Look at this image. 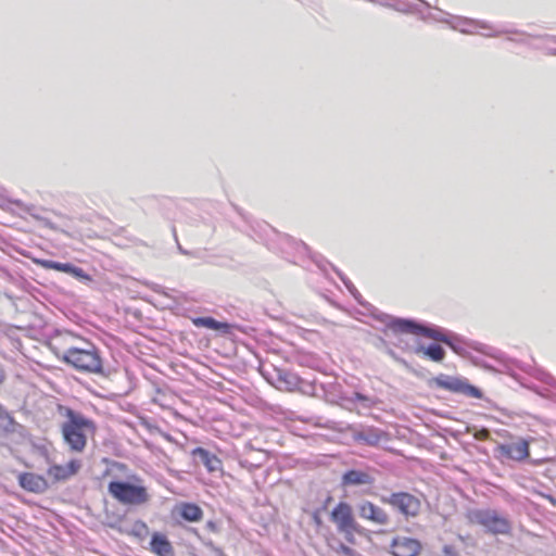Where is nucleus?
Wrapping results in <instances>:
<instances>
[{
  "mask_svg": "<svg viewBox=\"0 0 556 556\" xmlns=\"http://www.w3.org/2000/svg\"><path fill=\"white\" fill-rule=\"evenodd\" d=\"M349 527H350V529L354 528L353 520H352V518H351V517H350V523H349Z\"/></svg>",
  "mask_w": 556,
  "mask_h": 556,
  "instance_id": "bb28decb",
  "label": "nucleus"
},
{
  "mask_svg": "<svg viewBox=\"0 0 556 556\" xmlns=\"http://www.w3.org/2000/svg\"><path fill=\"white\" fill-rule=\"evenodd\" d=\"M108 491L117 502L124 505H143L149 502L150 495L146 486L122 481H112Z\"/></svg>",
  "mask_w": 556,
  "mask_h": 556,
  "instance_id": "7ed1b4c3",
  "label": "nucleus"
},
{
  "mask_svg": "<svg viewBox=\"0 0 556 556\" xmlns=\"http://www.w3.org/2000/svg\"><path fill=\"white\" fill-rule=\"evenodd\" d=\"M180 517L190 522H198L203 518V510L193 503H181L178 507Z\"/></svg>",
  "mask_w": 556,
  "mask_h": 556,
  "instance_id": "dca6fc26",
  "label": "nucleus"
},
{
  "mask_svg": "<svg viewBox=\"0 0 556 556\" xmlns=\"http://www.w3.org/2000/svg\"><path fill=\"white\" fill-rule=\"evenodd\" d=\"M149 531L148 526L143 521H136L134 525L132 533L136 536H142L143 534H147Z\"/></svg>",
  "mask_w": 556,
  "mask_h": 556,
  "instance_id": "393cba45",
  "label": "nucleus"
},
{
  "mask_svg": "<svg viewBox=\"0 0 556 556\" xmlns=\"http://www.w3.org/2000/svg\"><path fill=\"white\" fill-rule=\"evenodd\" d=\"M279 380L286 383L287 391H292L298 386V378L293 375L286 374L285 377L280 376Z\"/></svg>",
  "mask_w": 556,
  "mask_h": 556,
  "instance_id": "b1692460",
  "label": "nucleus"
},
{
  "mask_svg": "<svg viewBox=\"0 0 556 556\" xmlns=\"http://www.w3.org/2000/svg\"><path fill=\"white\" fill-rule=\"evenodd\" d=\"M529 441L519 439L518 441L501 444L500 453L508 459L522 462L530 456Z\"/></svg>",
  "mask_w": 556,
  "mask_h": 556,
  "instance_id": "1a4fd4ad",
  "label": "nucleus"
},
{
  "mask_svg": "<svg viewBox=\"0 0 556 556\" xmlns=\"http://www.w3.org/2000/svg\"><path fill=\"white\" fill-rule=\"evenodd\" d=\"M62 359L79 371L97 372L101 370V358L93 350L70 348L62 355Z\"/></svg>",
  "mask_w": 556,
  "mask_h": 556,
  "instance_id": "20e7f679",
  "label": "nucleus"
},
{
  "mask_svg": "<svg viewBox=\"0 0 556 556\" xmlns=\"http://www.w3.org/2000/svg\"><path fill=\"white\" fill-rule=\"evenodd\" d=\"M418 352L433 362H442L445 357L444 349L439 344H430L427 348H420Z\"/></svg>",
  "mask_w": 556,
  "mask_h": 556,
  "instance_id": "412c9836",
  "label": "nucleus"
},
{
  "mask_svg": "<svg viewBox=\"0 0 556 556\" xmlns=\"http://www.w3.org/2000/svg\"><path fill=\"white\" fill-rule=\"evenodd\" d=\"M14 419L7 409L0 405V429L3 431H10L13 429Z\"/></svg>",
  "mask_w": 556,
  "mask_h": 556,
  "instance_id": "5701e85b",
  "label": "nucleus"
},
{
  "mask_svg": "<svg viewBox=\"0 0 556 556\" xmlns=\"http://www.w3.org/2000/svg\"><path fill=\"white\" fill-rule=\"evenodd\" d=\"M81 467V460L73 458L65 465L53 464L49 466L47 469V476L54 483L64 482L75 477L80 471Z\"/></svg>",
  "mask_w": 556,
  "mask_h": 556,
  "instance_id": "0eeeda50",
  "label": "nucleus"
},
{
  "mask_svg": "<svg viewBox=\"0 0 556 556\" xmlns=\"http://www.w3.org/2000/svg\"><path fill=\"white\" fill-rule=\"evenodd\" d=\"M35 264L45 268L68 274L77 279H89V276L83 268L72 265L71 263H59L51 260L36 258Z\"/></svg>",
  "mask_w": 556,
  "mask_h": 556,
  "instance_id": "9d476101",
  "label": "nucleus"
},
{
  "mask_svg": "<svg viewBox=\"0 0 556 556\" xmlns=\"http://www.w3.org/2000/svg\"><path fill=\"white\" fill-rule=\"evenodd\" d=\"M421 548V543L418 540L407 536H396L390 545L393 556H418Z\"/></svg>",
  "mask_w": 556,
  "mask_h": 556,
  "instance_id": "6e6552de",
  "label": "nucleus"
},
{
  "mask_svg": "<svg viewBox=\"0 0 556 556\" xmlns=\"http://www.w3.org/2000/svg\"><path fill=\"white\" fill-rule=\"evenodd\" d=\"M66 420L61 426L64 442L71 452L83 453L87 446L88 434L96 431L92 420L71 408H65Z\"/></svg>",
  "mask_w": 556,
  "mask_h": 556,
  "instance_id": "f257e3e1",
  "label": "nucleus"
},
{
  "mask_svg": "<svg viewBox=\"0 0 556 556\" xmlns=\"http://www.w3.org/2000/svg\"><path fill=\"white\" fill-rule=\"evenodd\" d=\"M3 379H4V377H3V376H1V377H0V383L3 381Z\"/></svg>",
  "mask_w": 556,
  "mask_h": 556,
  "instance_id": "c756f323",
  "label": "nucleus"
},
{
  "mask_svg": "<svg viewBox=\"0 0 556 556\" xmlns=\"http://www.w3.org/2000/svg\"><path fill=\"white\" fill-rule=\"evenodd\" d=\"M18 484L22 489L33 493H43L49 484L45 477L34 472H23L18 476Z\"/></svg>",
  "mask_w": 556,
  "mask_h": 556,
  "instance_id": "f8f14e48",
  "label": "nucleus"
},
{
  "mask_svg": "<svg viewBox=\"0 0 556 556\" xmlns=\"http://www.w3.org/2000/svg\"><path fill=\"white\" fill-rule=\"evenodd\" d=\"M392 328L396 332L420 334L421 325L410 320L397 319L392 324Z\"/></svg>",
  "mask_w": 556,
  "mask_h": 556,
  "instance_id": "aec40b11",
  "label": "nucleus"
},
{
  "mask_svg": "<svg viewBox=\"0 0 556 556\" xmlns=\"http://www.w3.org/2000/svg\"><path fill=\"white\" fill-rule=\"evenodd\" d=\"M349 292L352 293L355 298H356V294L353 292L352 288L350 287L349 289Z\"/></svg>",
  "mask_w": 556,
  "mask_h": 556,
  "instance_id": "cd10ccee",
  "label": "nucleus"
},
{
  "mask_svg": "<svg viewBox=\"0 0 556 556\" xmlns=\"http://www.w3.org/2000/svg\"><path fill=\"white\" fill-rule=\"evenodd\" d=\"M374 477L368 470H350V484L354 485H371Z\"/></svg>",
  "mask_w": 556,
  "mask_h": 556,
  "instance_id": "6ab92c4d",
  "label": "nucleus"
},
{
  "mask_svg": "<svg viewBox=\"0 0 556 556\" xmlns=\"http://www.w3.org/2000/svg\"><path fill=\"white\" fill-rule=\"evenodd\" d=\"M192 324L195 327H203L211 330L222 331L228 333L230 331V325L228 323L218 321L213 317H195L192 318Z\"/></svg>",
  "mask_w": 556,
  "mask_h": 556,
  "instance_id": "f3484780",
  "label": "nucleus"
},
{
  "mask_svg": "<svg viewBox=\"0 0 556 556\" xmlns=\"http://www.w3.org/2000/svg\"><path fill=\"white\" fill-rule=\"evenodd\" d=\"M331 520L338 526V529L345 531L348 529V504L340 503L331 513Z\"/></svg>",
  "mask_w": 556,
  "mask_h": 556,
  "instance_id": "a211bd4d",
  "label": "nucleus"
},
{
  "mask_svg": "<svg viewBox=\"0 0 556 556\" xmlns=\"http://www.w3.org/2000/svg\"><path fill=\"white\" fill-rule=\"evenodd\" d=\"M428 386L430 388H438L452 393H460L473 399H482L483 396L481 390L470 384L466 379L443 374L431 378L428 381Z\"/></svg>",
  "mask_w": 556,
  "mask_h": 556,
  "instance_id": "39448f33",
  "label": "nucleus"
},
{
  "mask_svg": "<svg viewBox=\"0 0 556 556\" xmlns=\"http://www.w3.org/2000/svg\"><path fill=\"white\" fill-rule=\"evenodd\" d=\"M357 513L361 518L369 520L376 525H387L389 522V515L380 507L370 502H363L357 507Z\"/></svg>",
  "mask_w": 556,
  "mask_h": 556,
  "instance_id": "9b49d317",
  "label": "nucleus"
},
{
  "mask_svg": "<svg viewBox=\"0 0 556 556\" xmlns=\"http://www.w3.org/2000/svg\"><path fill=\"white\" fill-rule=\"evenodd\" d=\"M353 439L361 445L377 446L389 440L388 434L376 428H366L353 434Z\"/></svg>",
  "mask_w": 556,
  "mask_h": 556,
  "instance_id": "ddd939ff",
  "label": "nucleus"
},
{
  "mask_svg": "<svg viewBox=\"0 0 556 556\" xmlns=\"http://www.w3.org/2000/svg\"><path fill=\"white\" fill-rule=\"evenodd\" d=\"M150 549L156 556H174V547L163 533L155 532L152 534Z\"/></svg>",
  "mask_w": 556,
  "mask_h": 556,
  "instance_id": "2eb2a0df",
  "label": "nucleus"
},
{
  "mask_svg": "<svg viewBox=\"0 0 556 556\" xmlns=\"http://www.w3.org/2000/svg\"><path fill=\"white\" fill-rule=\"evenodd\" d=\"M191 456L199 457L208 472L219 471L223 468L220 458L203 447L193 448Z\"/></svg>",
  "mask_w": 556,
  "mask_h": 556,
  "instance_id": "4468645a",
  "label": "nucleus"
},
{
  "mask_svg": "<svg viewBox=\"0 0 556 556\" xmlns=\"http://www.w3.org/2000/svg\"><path fill=\"white\" fill-rule=\"evenodd\" d=\"M343 480H348V473L343 475Z\"/></svg>",
  "mask_w": 556,
  "mask_h": 556,
  "instance_id": "c85d7f7f",
  "label": "nucleus"
},
{
  "mask_svg": "<svg viewBox=\"0 0 556 556\" xmlns=\"http://www.w3.org/2000/svg\"><path fill=\"white\" fill-rule=\"evenodd\" d=\"M382 502L389 504L406 517H416L421 509L420 500L407 492L392 493L388 497H382Z\"/></svg>",
  "mask_w": 556,
  "mask_h": 556,
  "instance_id": "423d86ee",
  "label": "nucleus"
},
{
  "mask_svg": "<svg viewBox=\"0 0 556 556\" xmlns=\"http://www.w3.org/2000/svg\"><path fill=\"white\" fill-rule=\"evenodd\" d=\"M420 334L452 346L450 339L440 330L421 326Z\"/></svg>",
  "mask_w": 556,
  "mask_h": 556,
  "instance_id": "4be33fe9",
  "label": "nucleus"
},
{
  "mask_svg": "<svg viewBox=\"0 0 556 556\" xmlns=\"http://www.w3.org/2000/svg\"><path fill=\"white\" fill-rule=\"evenodd\" d=\"M545 498L553 505L556 506V498L551 495H545Z\"/></svg>",
  "mask_w": 556,
  "mask_h": 556,
  "instance_id": "a878e982",
  "label": "nucleus"
},
{
  "mask_svg": "<svg viewBox=\"0 0 556 556\" xmlns=\"http://www.w3.org/2000/svg\"><path fill=\"white\" fill-rule=\"evenodd\" d=\"M466 518L469 523L479 525L494 535H507L511 532L509 519L494 509H472L466 514Z\"/></svg>",
  "mask_w": 556,
  "mask_h": 556,
  "instance_id": "f03ea898",
  "label": "nucleus"
}]
</instances>
